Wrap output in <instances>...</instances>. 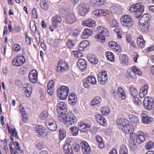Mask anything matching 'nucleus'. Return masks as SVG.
<instances>
[{
  "mask_svg": "<svg viewBox=\"0 0 154 154\" xmlns=\"http://www.w3.org/2000/svg\"><path fill=\"white\" fill-rule=\"evenodd\" d=\"M77 65L79 68L81 70L85 69L87 67L86 63L85 61L82 59H80L78 60Z\"/></svg>",
  "mask_w": 154,
  "mask_h": 154,
  "instance_id": "obj_23",
  "label": "nucleus"
},
{
  "mask_svg": "<svg viewBox=\"0 0 154 154\" xmlns=\"http://www.w3.org/2000/svg\"><path fill=\"white\" fill-rule=\"evenodd\" d=\"M48 114L47 112L46 111H44L42 112L40 114V118L42 120L45 119L48 116Z\"/></svg>",
  "mask_w": 154,
  "mask_h": 154,
  "instance_id": "obj_53",
  "label": "nucleus"
},
{
  "mask_svg": "<svg viewBox=\"0 0 154 154\" xmlns=\"http://www.w3.org/2000/svg\"><path fill=\"white\" fill-rule=\"evenodd\" d=\"M128 146L130 149L132 151H135L137 149V146L135 140L130 139L128 142Z\"/></svg>",
  "mask_w": 154,
  "mask_h": 154,
  "instance_id": "obj_27",
  "label": "nucleus"
},
{
  "mask_svg": "<svg viewBox=\"0 0 154 154\" xmlns=\"http://www.w3.org/2000/svg\"><path fill=\"white\" fill-rule=\"evenodd\" d=\"M78 125L79 130L83 132L88 131V128L90 127L89 125H86L81 122H79Z\"/></svg>",
  "mask_w": 154,
  "mask_h": 154,
  "instance_id": "obj_25",
  "label": "nucleus"
},
{
  "mask_svg": "<svg viewBox=\"0 0 154 154\" xmlns=\"http://www.w3.org/2000/svg\"><path fill=\"white\" fill-rule=\"evenodd\" d=\"M107 75L106 71L99 73L98 76V79L100 83L102 84H105L107 80Z\"/></svg>",
  "mask_w": 154,
  "mask_h": 154,
  "instance_id": "obj_16",
  "label": "nucleus"
},
{
  "mask_svg": "<svg viewBox=\"0 0 154 154\" xmlns=\"http://www.w3.org/2000/svg\"><path fill=\"white\" fill-rule=\"evenodd\" d=\"M137 42L138 45L141 48H143L145 46V42L142 35L140 36L138 38Z\"/></svg>",
  "mask_w": 154,
  "mask_h": 154,
  "instance_id": "obj_39",
  "label": "nucleus"
},
{
  "mask_svg": "<svg viewBox=\"0 0 154 154\" xmlns=\"http://www.w3.org/2000/svg\"><path fill=\"white\" fill-rule=\"evenodd\" d=\"M67 45L68 47L70 48H72L75 45L73 43L72 41L70 39H68L67 40Z\"/></svg>",
  "mask_w": 154,
  "mask_h": 154,
  "instance_id": "obj_60",
  "label": "nucleus"
},
{
  "mask_svg": "<svg viewBox=\"0 0 154 154\" xmlns=\"http://www.w3.org/2000/svg\"><path fill=\"white\" fill-rule=\"evenodd\" d=\"M24 88L25 89V92L26 97H30L32 90V85L29 84H25Z\"/></svg>",
  "mask_w": 154,
  "mask_h": 154,
  "instance_id": "obj_20",
  "label": "nucleus"
},
{
  "mask_svg": "<svg viewBox=\"0 0 154 154\" xmlns=\"http://www.w3.org/2000/svg\"><path fill=\"white\" fill-rule=\"evenodd\" d=\"M150 15L149 14H144L140 17L139 21L140 23H149L150 20Z\"/></svg>",
  "mask_w": 154,
  "mask_h": 154,
  "instance_id": "obj_29",
  "label": "nucleus"
},
{
  "mask_svg": "<svg viewBox=\"0 0 154 154\" xmlns=\"http://www.w3.org/2000/svg\"><path fill=\"white\" fill-rule=\"evenodd\" d=\"M107 59L110 61L113 62L115 60V58L113 54L110 52L107 51L106 53Z\"/></svg>",
  "mask_w": 154,
  "mask_h": 154,
  "instance_id": "obj_45",
  "label": "nucleus"
},
{
  "mask_svg": "<svg viewBox=\"0 0 154 154\" xmlns=\"http://www.w3.org/2000/svg\"><path fill=\"white\" fill-rule=\"evenodd\" d=\"M63 151L66 154H73L71 146L68 144L65 145L63 147Z\"/></svg>",
  "mask_w": 154,
  "mask_h": 154,
  "instance_id": "obj_32",
  "label": "nucleus"
},
{
  "mask_svg": "<svg viewBox=\"0 0 154 154\" xmlns=\"http://www.w3.org/2000/svg\"><path fill=\"white\" fill-rule=\"evenodd\" d=\"M62 20V18L60 15H57L52 18L53 21V25L54 27H56L57 26V24L60 23Z\"/></svg>",
  "mask_w": 154,
  "mask_h": 154,
  "instance_id": "obj_35",
  "label": "nucleus"
},
{
  "mask_svg": "<svg viewBox=\"0 0 154 154\" xmlns=\"http://www.w3.org/2000/svg\"><path fill=\"white\" fill-rule=\"evenodd\" d=\"M95 138L97 142L99 147L101 148H103L104 146V144L102 138L99 136L97 135L96 136Z\"/></svg>",
  "mask_w": 154,
  "mask_h": 154,
  "instance_id": "obj_42",
  "label": "nucleus"
},
{
  "mask_svg": "<svg viewBox=\"0 0 154 154\" xmlns=\"http://www.w3.org/2000/svg\"><path fill=\"white\" fill-rule=\"evenodd\" d=\"M120 21L123 26L128 28L132 27L134 24L132 17L128 14L122 16L120 19Z\"/></svg>",
  "mask_w": 154,
  "mask_h": 154,
  "instance_id": "obj_4",
  "label": "nucleus"
},
{
  "mask_svg": "<svg viewBox=\"0 0 154 154\" xmlns=\"http://www.w3.org/2000/svg\"><path fill=\"white\" fill-rule=\"evenodd\" d=\"M110 11L112 13H116L118 14H121L122 12L120 8L115 5H112L110 8Z\"/></svg>",
  "mask_w": 154,
  "mask_h": 154,
  "instance_id": "obj_33",
  "label": "nucleus"
},
{
  "mask_svg": "<svg viewBox=\"0 0 154 154\" xmlns=\"http://www.w3.org/2000/svg\"><path fill=\"white\" fill-rule=\"evenodd\" d=\"M30 27L32 32H34L36 31L37 27L35 23H33L32 24H31L30 23Z\"/></svg>",
  "mask_w": 154,
  "mask_h": 154,
  "instance_id": "obj_64",
  "label": "nucleus"
},
{
  "mask_svg": "<svg viewBox=\"0 0 154 154\" xmlns=\"http://www.w3.org/2000/svg\"><path fill=\"white\" fill-rule=\"evenodd\" d=\"M62 41L61 40L59 39H57L55 40L53 42V44L54 46L56 47H58L61 45Z\"/></svg>",
  "mask_w": 154,
  "mask_h": 154,
  "instance_id": "obj_56",
  "label": "nucleus"
},
{
  "mask_svg": "<svg viewBox=\"0 0 154 154\" xmlns=\"http://www.w3.org/2000/svg\"><path fill=\"white\" fill-rule=\"evenodd\" d=\"M101 99L100 97H97L94 98L91 103V106H95L100 104Z\"/></svg>",
  "mask_w": 154,
  "mask_h": 154,
  "instance_id": "obj_44",
  "label": "nucleus"
},
{
  "mask_svg": "<svg viewBox=\"0 0 154 154\" xmlns=\"http://www.w3.org/2000/svg\"><path fill=\"white\" fill-rule=\"evenodd\" d=\"M89 45V42L87 40H85L80 42L79 47V50L82 51Z\"/></svg>",
  "mask_w": 154,
  "mask_h": 154,
  "instance_id": "obj_37",
  "label": "nucleus"
},
{
  "mask_svg": "<svg viewBox=\"0 0 154 154\" xmlns=\"http://www.w3.org/2000/svg\"><path fill=\"white\" fill-rule=\"evenodd\" d=\"M117 92L119 97L122 100H124L126 96L125 94V92L122 88L120 87L118 88Z\"/></svg>",
  "mask_w": 154,
  "mask_h": 154,
  "instance_id": "obj_43",
  "label": "nucleus"
},
{
  "mask_svg": "<svg viewBox=\"0 0 154 154\" xmlns=\"http://www.w3.org/2000/svg\"><path fill=\"white\" fill-rule=\"evenodd\" d=\"M117 24V22L116 20L115 19H112L109 22V24L112 27H116Z\"/></svg>",
  "mask_w": 154,
  "mask_h": 154,
  "instance_id": "obj_59",
  "label": "nucleus"
},
{
  "mask_svg": "<svg viewBox=\"0 0 154 154\" xmlns=\"http://www.w3.org/2000/svg\"><path fill=\"white\" fill-rule=\"evenodd\" d=\"M129 119L132 122L137 124L139 122V119L138 117L133 114H130L129 116Z\"/></svg>",
  "mask_w": 154,
  "mask_h": 154,
  "instance_id": "obj_41",
  "label": "nucleus"
},
{
  "mask_svg": "<svg viewBox=\"0 0 154 154\" xmlns=\"http://www.w3.org/2000/svg\"><path fill=\"white\" fill-rule=\"evenodd\" d=\"M11 133H10L11 134V136H14L15 138L16 139L18 138V136L17 135V132L15 128H11Z\"/></svg>",
  "mask_w": 154,
  "mask_h": 154,
  "instance_id": "obj_54",
  "label": "nucleus"
},
{
  "mask_svg": "<svg viewBox=\"0 0 154 154\" xmlns=\"http://www.w3.org/2000/svg\"><path fill=\"white\" fill-rule=\"evenodd\" d=\"M69 90V88L66 86H62L57 90V95L59 98L62 100L66 99Z\"/></svg>",
  "mask_w": 154,
  "mask_h": 154,
  "instance_id": "obj_6",
  "label": "nucleus"
},
{
  "mask_svg": "<svg viewBox=\"0 0 154 154\" xmlns=\"http://www.w3.org/2000/svg\"><path fill=\"white\" fill-rule=\"evenodd\" d=\"M129 90L131 95L133 97H137L138 94V91L134 86L131 85L130 87Z\"/></svg>",
  "mask_w": 154,
  "mask_h": 154,
  "instance_id": "obj_40",
  "label": "nucleus"
},
{
  "mask_svg": "<svg viewBox=\"0 0 154 154\" xmlns=\"http://www.w3.org/2000/svg\"><path fill=\"white\" fill-rule=\"evenodd\" d=\"M154 143L151 141L148 142L146 144L145 147L147 149H152Z\"/></svg>",
  "mask_w": 154,
  "mask_h": 154,
  "instance_id": "obj_58",
  "label": "nucleus"
},
{
  "mask_svg": "<svg viewBox=\"0 0 154 154\" xmlns=\"http://www.w3.org/2000/svg\"><path fill=\"white\" fill-rule=\"evenodd\" d=\"M19 109L21 112L23 120L25 122H26L28 118L26 113L24 110L25 108L22 104H20L19 106Z\"/></svg>",
  "mask_w": 154,
  "mask_h": 154,
  "instance_id": "obj_28",
  "label": "nucleus"
},
{
  "mask_svg": "<svg viewBox=\"0 0 154 154\" xmlns=\"http://www.w3.org/2000/svg\"><path fill=\"white\" fill-rule=\"evenodd\" d=\"M82 24L84 26L89 27H93L96 26L95 21L91 19L84 20L82 22Z\"/></svg>",
  "mask_w": 154,
  "mask_h": 154,
  "instance_id": "obj_18",
  "label": "nucleus"
},
{
  "mask_svg": "<svg viewBox=\"0 0 154 154\" xmlns=\"http://www.w3.org/2000/svg\"><path fill=\"white\" fill-rule=\"evenodd\" d=\"M46 125L50 130L54 131L57 128L56 122L52 119H50L46 122Z\"/></svg>",
  "mask_w": 154,
  "mask_h": 154,
  "instance_id": "obj_14",
  "label": "nucleus"
},
{
  "mask_svg": "<svg viewBox=\"0 0 154 154\" xmlns=\"http://www.w3.org/2000/svg\"><path fill=\"white\" fill-rule=\"evenodd\" d=\"M109 11L106 9H98L94 11L92 14L94 17H99L105 16L108 14Z\"/></svg>",
  "mask_w": 154,
  "mask_h": 154,
  "instance_id": "obj_12",
  "label": "nucleus"
},
{
  "mask_svg": "<svg viewBox=\"0 0 154 154\" xmlns=\"http://www.w3.org/2000/svg\"><path fill=\"white\" fill-rule=\"evenodd\" d=\"M35 129L36 131L40 135L45 136L47 134V130L44 129L41 126H39L36 127Z\"/></svg>",
  "mask_w": 154,
  "mask_h": 154,
  "instance_id": "obj_26",
  "label": "nucleus"
},
{
  "mask_svg": "<svg viewBox=\"0 0 154 154\" xmlns=\"http://www.w3.org/2000/svg\"><path fill=\"white\" fill-rule=\"evenodd\" d=\"M149 26V23H140L139 25V27L141 30L145 32H147L148 31Z\"/></svg>",
  "mask_w": 154,
  "mask_h": 154,
  "instance_id": "obj_36",
  "label": "nucleus"
},
{
  "mask_svg": "<svg viewBox=\"0 0 154 154\" xmlns=\"http://www.w3.org/2000/svg\"><path fill=\"white\" fill-rule=\"evenodd\" d=\"M146 136L145 134L142 132H138L137 134L136 141L137 143L141 144L143 143L145 140Z\"/></svg>",
  "mask_w": 154,
  "mask_h": 154,
  "instance_id": "obj_24",
  "label": "nucleus"
},
{
  "mask_svg": "<svg viewBox=\"0 0 154 154\" xmlns=\"http://www.w3.org/2000/svg\"><path fill=\"white\" fill-rule=\"evenodd\" d=\"M76 19L75 14L72 12L67 14L66 16V20L68 23L69 24L74 23Z\"/></svg>",
  "mask_w": 154,
  "mask_h": 154,
  "instance_id": "obj_19",
  "label": "nucleus"
},
{
  "mask_svg": "<svg viewBox=\"0 0 154 154\" xmlns=\"http://www.w3.org/2000/svg\"><path fill=\"white\" fill-rule=\"evenodd\" d=\"M13 50L16 51H18L21 49V46L18 44H15L13 47Z\"/></svg>",
  "mask_w": 154,
  "mask_h": 154,
  "instance_id": "obj_61",
  "label": "nucleus"
},
{
  "mask_svg": "<svg viewBox=\"0 0 154 154\" xmlns=\"http://www.w3.org/2000/svg\"><path fill=\"white\" fill-rule=\"evenodd\" d=\"M101 111L103 115H107L109 113L110 109L108 107H103L101 108Z\"/></svg>",
  "mask_w": 154,
  "mask_h": 154,
  "instance_id": "obj_51",
  "label": "nucleus"
},
{
  "mask_svg": "<svg viewBox=\"0 0 154 154\" xmlns=\"http://www.w3.org/2000/svg\"><path fill=\"white\" fill-rule=\"evenodd\" d=\"M88 6L87 5L84 3H81L78 6L79 12L80 15L84 16L88 12Z\"/></svg>",
  "mask_w": 154,
  "mask_h": 154,
  "instance_id": "obj_11",
  "label": "nucleus"
},
{
  "mask_svg": "<svg viewBox=\"0 0 154 154\" xmlns=\"http://www.w3.org/2000/svg\"><path fill=\"white\" fill-rule=\"evenodd\" d=\"M148 89V85L147 84L143 85L141 87L139 94L140 98H143L147 94Z\"/></svg>",
  "mask_w": 154,
  "mask_h": 154,
  "instance_id": "obj_17",
  "label": "nucleus"
},
{
  "mask_svg": "<svg viewBox=\"0 0 154 154\" xmlns=\"http://www.w3.org/2000/svg\"><path fill=\"white\" fill-rule=\"evenodd\" d=\"M77 98L76 94L74 93H72L69 96V102L72 105H75L77 103Z\"/></svg>",
  "mask_w": 154,
  "mask_h": 154,
  "instance_id": "obj_22",
  "label": "nucleus"
},
{
  "mask_svg": "<svg viewBox=\"0 0 154 154\" xmlns=\"http://www.w3.org/2000/svg\"><path fill=\"white\" fill-rule=\"evenodd\" d=\"M147 113L146 112L143 111L142 113V116H143L142 119V121L144 124H149L152 120V118L149 117L147 116H144Z\"/></svg>",
  "mask_w": 154,
  "mask_h": 154,
  "instance_id": "obj_30",
  "label": "nucleus"
},
{
  "mask_svg": "<svg viewBox=\"0 0 154 154\" xmlns=\"http://www.w3.org/2000/svg\"><path fill=\"white\" fill-rule=\"evenodd\" d=\"M63 122L67 126L74 125L77 120L74 114L71 112H69L66 115L65 119H62Z\"/></svg>",
  "mask_w": 154,
  "mask_h": 154,
  "instance_id": "obj_5",
  "label": "nucleus"
},
{
  "mask_svg": "<svg viewBox=\"0 0 154 154\" xmlns=\"http://www.w3.org/2000/svg\"><path fill=\"white\" fill-rule=\"evenodd\" d=\"M41 8L45 10H47L49 8L48 3L45 1H42L40 4Z\"/></svg>",
  "mask_w": 154,
  "mask_h": 154,
  "instance_id": "obj_50",
  "label": "nucleus"
},
{
  "mask_svg": "<svg viewBox=\"0 0 154 154\" xmlns=\"http://www.w3.org/2000/svg\"><path fill=\"white\" fill-rule=\"evenodd\" d=\"M143 105L144 108L147 110H152L154 113V100L150 97H145L143 101Z\"/></svg>",
  "mask_w": 154,
  "mask_h": 154,
  "instance_id": "obj_7",
  "label": "nucleus"
},
{
  "mask_svg": "<svg viewBox=\"0 0 154 154\" xmlns=\"http://www.w3.org/2000/svg\"><path fill=\"white\" fill-rule=\"evenodd\" d=\"M36 147L38 149L41 150L42 149L44 148V145L42 143H38L36 144Z\"/></svg>",
  "mask_w": 154,
  "mask_h": 154,
  "instance_id": "obj_62",
  "label": "nucleus"
},
{
  "mask_svg": "<svg viewBox=\"0 0 154 154\" xmlns=\"http://www.w3.org/2000/svg\"><path fill=\"white\" fill-rule=\"evenodd\" d=\"M117 43L115 42H109V47L112 49H114Z\"/></svg>",
  "mask_w": 154,
  "mask_h": 154,
  "instance_id": "obj_63",
  "label": "nucleus"
},
{
  "mask_svg": "<svg viewBox=\"0 0 154 154\" xmlns=\"http://www.w3.org/2000/svg\"><path fill=\"white\" fill-rule=\"evenodd\" d=\"M25 59L23 56H17L14 58L12 61V64L16 66H20L25 63Z\"/></svg>",
  "mask_w": 154,
  "mask_h": 154,
  "instance_id": "obj_10",
  "label": "nucleus"
},
{
  "mask_svg": "<svg viewBox=\"0 0 154 154\" xmlns=\"http://www.w3.org/2000/svg\"><path fill=\"white\" fill-rule=\"evenodd\" d=\"M120 60L122 63L124 65H127L128 64V58L125 54H121L119 56Z\"/></svg>",
  "mask_w": 154,
  "mask_h": 154,
  "instance_id": "obj_38",
  "label": "nucleus"
},
{
  "mask_svg": "<svg viewBox=\"0 0 154 154\" xmlns=\"http://www.w3.org/2000/svg\"><path fill=\"white\" fill-rule=\"evenodd\" d=\"M97 121L101 125H104L106 123V120L101 114H97L95 116Z\"/></svg>",
  "mask_w": 154,
  "mask_h": 154,
  "instance_id": "obj_21",
  "label": "nucleus"
},
{
  "mask_svg": "<svg viewBox=\"0 0 154 154\" xmlns=\"http://www.w3.org/2000/svg\"><path fill=\"white\" fill-rule=\"evenodd\" d=\"M119 154H128V150L126 146L122 145L120 147Z\"/></svg>",
  "mask_w": 154,
  "mask_h": 154,
  "instance_id": "obj_47",
  "label": "nucleus"
},
{
  "mask_svg": "<svg viewBox=\"0 0 154 154\" xmlns=\"http://www.w3.org/2000/svg\"><path fill=\"white\" fill-rule=\"evenodd\" d=\"M116 123L118 128L123 132L127 134L133 133V127L131 123L128 120L122 118L118 119L116 120Z\"/></svg>",
  "mask_w": 154,
  "mask_h": 154,
  "instance_id": "obj_1",
  "label": "nucleus"
},
{
  "mask_svg": "<svg viewBox=\"0 0 154 154\" xmlns=\"http://www.w3.org/2000/svg\"><path fill=\"white\" fill-rule=\"evenodd\" d=\"M144 7L142 3H138L131 5L129 11L131 13H134V16L139 18L143 13Z\"/></svg>",
  "mask_w": 154,
  "mask_h": 154,
  "instance_id": "obj_2",
  "label": "nucleus"
},
{
  "mask_svg": "<svg viewBox=\"0 0 154 154\" xmlns=\"http://www.w3.org/2000/svg\"><path fill=\"white\" fill-rule=\"evenodd\" d=\"M87 82H88L92 85H95L97 81L94 77L92 76H90L87 77Z\"/></svg>",
  "mask_w": 154,
  "mask_h": 154,
  "instance_id": "obj_48",
  "label": "nucleus"
},
{
  "mask_svg": "<svg viewBox=\"0 0 154 154\" xmlns=\"http://www.w3.org/2000/svg\"><path fill=\"white\" fill-rule=\"evenodd\" d=\"M81 146L82 152L84 154H89L91 153V148L87 142L82 141L81 143Z\"/></svg>",
  "mask_w": 154,
  "mask_h": 154,
  "instance_id": "obj_13",
  "label": "nucleus"
},
{
  "mask_svg": "<svg viewBox=\"0 0 154 154\" xmlns=\"http://www.w3.org/2000/svg\"><path fill=\"white\" fill-rule=\"evenodd\" d=\"M88 59L90 63L93 64H97L98 62L97 57L93 54H90L88 55Z\"/></svg>",
  "mask_w": 154,
  "mask_h": 154,
  "instance_id": "obj_31",
  "label": "nucleus"
},
{
  "mask_svg": "<svg viewBox=\"0 0 154 154\" xmlns=\"http://www.w3.org/2000/svg\"><path fill=\"white\" fill-rule=\"evenodd\" d=\"M92 33V31L91 30L88 29H85L82 32V38L84 39L87 38L91 35Z\"/></svg>",
  "mask_w": 154,
  "mask_h": 154,
  "instance_id": "obj_34",
  "label": "nucleus"
},
{
  "mask_svg": "<svg viewBox=\"0 0 154 154\" xmlns=\"http://www.w3.org/2000/svg\"><path fill=\"white\" fill-rule=\"evenodd\" d=\"M90 4L92 7L94 8L99 7L97 0H91Z\"/></svg>",
  "mask_w": 154,
  "mask_h": 154,
  "instance_id": "obj_55",
  "label": "nucleus"
},
{
  "mask_svg": "<svg viewBox=\"0 0 154 154\" xmlns=\"http://www.w3.org/2000/svg\"><path fill=\"white\" fill-rule=\"evenodd\" d=\"M97 29L100 33L96 35L95 38L98 39V41L104 43L105 41V37H108L109 35L108 30L107 28L103 26L98 27Z\"/></svg>",
  "mask_w": 154,
  "mask_h": 154,
  "instance_id": "obj_3",
  "label": "nucleus"
},
{
  "mask_svg": "<svg viewBox=\"0 0 154 154\" xmlns=\"http://www.w3.org/2000/svg\"><path fill=\"white\" fill-rule=\"evenodd\" d=\"M70 129L73 135L75 136L78 134L79 130L77 127L75 126L70 128Z\"/></svg>",
  "mask_w": 154,
  "mask_h": 154,
  "instance_id": "obj_52",
  "label": "nucleus"
},
{
  "mask_svg": "<svg viewBox=\"0 0 154 154\" xmlns=\"http://www.w3.org/2000/svg\"><path fill=\"white\" fill-rule=\"evenodd\" d=\"M59 132L60 134V140L63 139L66 136L65 131L63 129H60L59 131Z\"/></svg>",
  "mask_w": 154,
  "mask_h": 154,
  "instance_id": "obj_57",
  "label": "nucleus"
},
{
  "mask_svg": "<svg viewBox=\"0 0 154 154\" xmlns=\"http://www.w3.org/2000/svg\"><path fill=\"white\" fill-rule=\"evenodd\" d=\"M68 68V63L64 60H60L57 65V71L60 72H63L67 70Z\"/></svg>",
  "mask_w": 154,
  "mask_h": 154,
  "instance_id": "obj_8",
  "label": "nucleus"
},
{
  "mask_svg": "<svg viewBox=\"0 0 154 154\" xmlns=\"http://www.w3.org/2000/svg\"><path fill=\"white\" fill-rule=\"evenodd\" d=\"M57 111L60 114H65L67 111L66 104L63 102H61L57 105Z\"/></svg>",
  "mask_w": 154,
  "mask_h": 154,
  "instance_id": "obj_9",
  "label": "nucleus"
},
{
  "mask_svg": "<svg viewBox=\"0 0 154 154\" xmlns=\"http://www.w3.org/2000/svg\"><path fill=\"white\" fill-rule=\"evenodd\" d=\"M29 81L32 83H35L37 81L38 73L36 70H31L29 74Z\"/></svg>",
  "mask_w": 154,
  "mask_h": 154,
  "instance_id": "obj_15",
  "label": "nucleus"
},
{
  "mask_svg": "<svg viewBox=\"0 0 154 154\" xmlns=\"http://www.w3.org/2000/svg\"><path fill=\"white\" fill-rule=\"evenodd\" d=\"M72 147L74 151L76 152H79L80 149L79 143L77 141H75L73 143Z\"/></svg>",
  "mask_w": 154,
  "mask_h": 154,
  "instance_id": "obj_46",
  "label": "nucleus"
},
{
  "mask_svg": "<svg viewBox=\"0 0 154 154\" xmlns=\"http://www.w3.org/2000/svg\"><path fill=\"white\" fill-rule=\"evenodd\" d=\"M132 70L134 74L137 75H141L142 74V72L140 69L136 66H133L132 68Z\"/></svg>",
  "mask_w": 154,
  "mask_h": 154,
  "instance_id": "obj_49",
  "label": "nucleus"
}]
</instances>
